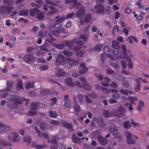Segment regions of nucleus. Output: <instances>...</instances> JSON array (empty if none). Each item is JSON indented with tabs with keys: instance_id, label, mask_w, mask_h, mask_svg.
<instances>
[{
	"instance_id": "39448f33",
	"label": "nucleus",
	"mask_w": 149,
	"mask_h": 149,
	"mask_svg": "<svg viewBox=\"0 0 149 149\" xmlns=\"http://www.w3.org/2000/svg\"><path fill=\"white\" fill-rule=\"evenodd\" d=\"M24 62L26 63L30 64L34 62V57L32 55L27 54L25 55L23 58Z\"/></svg>"
},
{
	"instance_id": "4be33fe9",
	"label": "nucleus",
	"mask_w": 149,
	"mask_h": 149,
	"mask_svg": "<svg viewBox=\"0 0 149 149\" xmlns=\"http://www.w3.org/2000/svg\"><path fill=\"white\" fill-rule=\"evenodd\" d=\"M135 80L136 82V85L134 87V90L136 92H138L139 91L141 87L140 81L137 79H135Z\"/></svg>"
},
{
	"instance_id": "4c0bfd02",
	"label": "nucleus",
	"mask_w": 149,
	"mask_h": 149,
	"mask_svg": "<svg viewBox=\"0 0 149 149\" xmlns=\"http://www.w3.org/2000/svg\"><path fill=\"white\" fill-rule=\"evenodd\" d=\"M73 108L74 109V111H76V114H77V113L79 112L80 111V107L78 104L74 105L73 106Z\"/></svg>"
},
{
	"instance_id": "a19ab883",
	"label": "nucleus",
	"mask_w": 149,
	"mask_h": 149,
	"mask_svg": "<svg viewBox=\"0 0 149 149\" xmlns=\"http://www.w3.org/2000/svg\"><path fill=\"white\" fill-rule=\"evenodd\" d=\"M16 96L13 94H10L8 97V99L10 101H14Z\"/></svg>"
},
{
	"instance_id": "e2e57ef3",
	"label": "nucleus",
	"mask_w": 149,
	"mask_h": 149,
	"mask_svg": "<svg viewBox=\"0 0 149 149\" xmlns=\"http://www.w3.org/2000/svg\"><path fill=\"white\" fill-rule=\"evenodd\" d=\"M48 143H56L57 142L56 140L55 139V138H52L51 139V140H50V139H48Z\"/></svg>"
},
{
	"instance_id": "c85d7f7f",
	"label": "nucleus",
	"mask_w": 149,
	"mask_h": 149,
	"mask_svg": "<svg viewBox=\"0 0 149 149\" xmlns=\"http://www.w3.org/2000/svg\"><path fill=\"white\" fill-rule=\"evenodd\" d=\"M29 13L28 9L25 10L23 9L19 12V14L20 16H26L28 15Z\"/></svg>"
},
{
	"instance_id": "7ed1b4c3",
	"label": "nucleus",
	"mask_w": 149,
	"mask_h": 149,
	"mask_svg": "<svg viewBox=\"0 0 149 149\" xmlns=\"http://www.w3.org/2000/svg\"><path fill=\"white\" fill-rule=\"evenodd\" d=\"M66 60L62 55L58 54L55 61V65L56 66L58 65H63L65 64Z\"/></svg>"
},
{
	"instance_id": "338daca9",
	"label": "nucleus",
	"mask_w": 149,
	"mask_h": 149,
	"mask_svg": "<svg viewBox=\"0 0 149 149\" xmlns=\"http://www.w3.org/2000/svg\"><path fill=\"white\" fill-rule=\"evenodd\" d=\"M64 47L65 45L64 44H59L56 45V47L59 49H61L63 48Z\"/></svg>"
},
{
	"instance_id": "412c9836",
	"label": "nucleus",
	"mask_w": 149,
	"mask_h": 149,
	"mask_svg": "<svg viewBox=\"0 0 149 149\" xmlns=\"http://www.w3.org/2000/svg\"><path fill=\"white\" fill-rule=\"evenodd\" d=\"M110 79L107 77H105L104 79V81L101 82V84L102 85L105 86H108L109 84L108 83L110 81Z\"/></svg>"
},
{
	"instance_id": "de8ad7c7",
	"label": "nucleus",
	"mask_w": 149,
	"mask_h": 149,
	"mask_svg": "<svg viewBox=\"0 0 149 149\" xmlns=\"http://www.w3.org/2000/svg\"><path fill=\"white\" fill-rule=\"evenodd\" d=\"M104 6V5H102L98 8L96 10L97 13H100L103 11V9Z\"/></svg>"
},
{
	"instance_id": "49530a36",
	"label": "nucleus",
	"mask_w": 149,
	"mask_h": 149,
	"mask_svg": "<svg viewBox=\"0 0 149 149\" xmlns=\"http://www.w3.org/2000/svg\"><path fill=\"white\" fill-rule=\"evenodd\" d=\"M74 15L75 14L73 12L68 13L67 15V16L65 17V18L67 19L72 18Z\"/></svg>"
},
{
	"instance_id": "aec40b11",
	"label": "nucleus",
	"mask_w": 149,
	"mask_h": 149,
	"mask_svg": "<svg viewBox=\"0 0 149 149\" xmlns=\"http://www.w3.org/2000/svg\"><path fill=\"white\" fill-rule=\"evenodd\" d=\"M125 53V52H123V51L120 49H117L116 50L117 55L120 58H123L124 57Z\"/></svg>"
},
{
	"instance_id": "052dcab7",
	"label": "nucleus",
	"mask_w": 149,
	"mask_h": 149,
	"mask_svg": "<svg viewBox=\"0 0 149 149\" xmlns=\"http://www.w3.org/2000/svg\"><path fill=\"white\" fill-rule=\"evenodd\" d=\"M79 38L84 40L85 42L86 41L88 38L86 35L83 34H81Z\"/></svg>"
},
{
	"instance_id": "5701e85b",
	"label": "nucleus",
	"mask_w": 149,
	"mask_h": 149,
	"mask_svg": "<svg viewBox=\"0 0 149 149\" xmlns=\"http://www.w3.org/2000/svg\"><path fill=\"white\" fill-rule=\"evenodd\" d=\"M112 46L113 48L115 49H118L120 47V44L115 40L112 41Z\"/></svg>"
},
{
	"instance_id": "f03ea898",
	"label": "nucleus",
	"mask_w": 149,
	"mask_h": 149,
	"mask_svg": "<svg viewBox=\"0 0 149 149\" xmlns=\"http://www.w3.org/2000/svg\"><path fill=\"white\" fill-rule=\"evenodd\" d=\"M4 4L5 5H2L0 6V13L3 14H9L10 13L12 10L14 8V7L13 5H8L6 3H4Z\"/></svg>"
},
{
	"instance_id": "423d86ee",
	"label": "nucleus",
	"mask_w": 149,
	"mask_h": 149,
	"mask_svg": "<svg viewBox=\"0 0 149 149\" xmlns=\"http://www.w3.org/2000/svg\"><path fill=\"white\" fill-rule=\"evenodd\" d=\"M120 97V95L117 93H114L112 95V97L110 98L109 100V103L112 104L117 102V100Z\"/></svg>"
},
{
	"instance_id": "6e6d98bb",
	"label": "nucleus",
	"mask_w": 149,
	"mask_h": 149,
	"mask_svg": "<svg viewBox=\"0 0 149 149\" xmlns=\"http://www.w3.org/2000/svg\"><path fill=\"white\" fill-rule=\"evenodd\" d=\"M49 67L47 65H43L40 66V70L41 71H44L47 70L48 69Z\"/></svg>"
},
{
	"instance_id": "a211bd4d",
	"label": "nucleus",
	"mask_w": 149,
	"mask_h": 149,
	"mask_svg": "<svg viewBox=\"0 0 149 149\" xmlns=\"http://www.w3.org/2000/svg\"><path fill=\"white\" fill-rule=\"evenodd\" d=\"M97 139L99 142L103 145H105L107 143V140L101 136L99 137Z\"/></svg>"
},
{
	"instance_id": "6e6552de",
	"label": "nucleus",
	"mask_w": 149,
	"mask_h": 149,
	"mask_svg": "<svg viewBox=\"0 0 149 149\" xmlns=\"http://www.w3.org/2000/svg\"><path fill=\"white\" fill-rule=\"evenodd\" d=\"M61 124L66 128L70 130H73V125L72 123H69L63 120L62 121Z\"/></svg>"
},
{
	"instance_id": "cd10ccee",
	"label": "nucleus",
	"mask_w": 149,
	"mask_h": 149,
	"mask_svg": "<svg viewBox=\"0 0 149 149\" xmlns=\"http://www.w3.org/2000/svg\"><path fill=\"white\" fill-rule=\"evenodd\" d=\"M85 52L83 50H80L77 51L75 52L77 56L79 57H82L85 54Z\"/></svg>"
},
{
	"instance_id": "603ef678",
	"label": "nucleus",
	"mask_w": 149,
	"mask_h": 149,
	"mask_svg": "<svg viewBox=\"0 0 149 149\" xmlns=\"http://www.w3.org/2000/svg\"><path fill=\"white\" fill-rule=\"evenodd\" d=\"M49 8L50 9V10H52V11H50L49 12L50 14H53L56 12V9L54 7L52 6H49Z\"/></svg>"
},
{
	"instance_id": "f704fd0d",
	"label": "nucleus",
	"mask_w": 149,
	"mask_h": 149,
	"mask_svg": "<svg viewBox=\"0 0 149 149\" xmlns=\"http://www.w3.org/2000/svg\"><path fill=\"white\" fill-rule=\"evenodd\" d=\"M102 47V44H97L93 48V49L94 51H100L101 50Z\"/></svg>"
},
{
	"instance_id": "c756f323",
	"label": "nucleus",
	"mask_w": 149,
	"mask_h": 149,
	"mask_svg": "<svg viewBox=\"0 0 149 149\" xmlns=\"http://www.w3.org/2000/svg\"><path fill=\"white\" fill-rule=\"evenodd\" d=\"M61 31L60 30H52L51 33L53 36L56 37H58L60 36L59 33Z\"/></svg>"
},
{
	"instance_id": "680f3d73",
	"label": "nucleus",
	"mask_w": 149,
	"mask_h": 149,
	"mask_svg": "<svg viewBox=\"0 0 149 149\" xmlns=\"http://www.w3.org/2000/svg\"><path fill=\"white\" fill-rule=\"evenodd\" d=\"M84 43V42L83 41L79 40L75 42V44L77 46H81Z\"/></svg>"
},
{
	"instance_id": "3c124183",
	"label": "nucleus",
	"mask_w": 149,
	"mask_h": 149,
	"mask_svg": "<svg viewBox=\"0 0 149 149\" xmlns=\"http://www.w3.org/2000/svg\"><path fill=\"white\" fill-rule=\"evenodd\" d=\"M70 60L68 58L66 59V63H67V67L69 68H71L72 67V63H70Z\"/></svg>"
},
{
	"instance_id": "e433bc0d",
	"label": "nucleus",
	"mask_w": 149,
	"mask_h": 149,
	"mask_svg": "<svg viewBox=\"0 0 149 149\" xmlns=\"http://www.w3.org/2000/svg\"><path fill=\"white\" fill-rule=\"evenodd\" d=\"M91 19V15L90 14H86L84 18V21L86 23H88Z\"/></svg>"
},
{
	"instance_id": "79ce46f5",
	"label": "nucleus",
	"mask_w": 149,
	"mask_h": 149,
	"mask_svg": "<svg viewBox=\"0 0 149 149\" xmlns=\"http://www.w3.org/2000/svg\"><path fill=\"white\" fill-rule=\"evenodd\" d=\"M63 53L64 55L68 57L70 56L72 54V52L68 50H64L63 51Z\"/></svg>"
},
{
	"instance_id": "bb28decb",
	"label": "nucleus",
	"mask_w": 149,
	"mask_h": 149,
	"mask_svg": "<svg viewBox=\"0 0 149 149\" xmlns=\"http://www.w3.org/2000/svg\"><path fill=\"white\" fill-rule=\"evenodd\" d=\"M36 18L40 20H42L44 17L42 12L40 11L39 10L36 15Z\"/></svg>"
},
{
	"instance_id": "c9c22d12",
	"label": "nucleus",
	"mask_w": 149,
	"mask_h": 149,
	"mask_svg": "<svg viewBox=\"0 0 149 149\" xmlns=\"http://www.w3.org/2000/svg\"><path fill=\"white\" fill-rule=\"evenodd\" d=\"M100 132L99 130H96L92 134V136L93 137L95 138H98L100 136Z\"/></svg>"
},
{
	"instance_id": "bf43d9fd",
	"label": "nucleus",
	"mask_w": 149,
	"mask_h": 149,
	"mask_svg": "<svg viewBox=\"0 0 149 149\" xmlns=\"http://www.w3.org/2000/svg\"><path fill=\"white\" fill-rule=\"evenodd\" d=\"M71 104V102L70 101L68 102H64V107H65V109L69 107L70 105Z\"/></svg>"
},
{
	"instance_id": "f8f14e48",
	"label": "nucleus",
	"mask_w": 149,
	"mask_h": 149,
	"mask_svg": "<svg viewBox=\"0 0 149 149\" xmlns=\"http://www.w3.org/2000/svg\"><path fill=\"white\" fill-rule=\"evenodd\" d=\"M80 67L81 68H82V69L79 71V73L80 74H83L85 73L88 69V68L85 66L84 63L83 62L80 64Z\"/></svg>"
},
{
	"instance_id": "473e14b6",
	"label": "nucleus",
	"mask_w": 149,
	"mask_h": 149,
	"mask_svg": "<svg viewBox=\"0 0 149 149\" xmlns=\"http://www.w3.org/2000/svg\"><path fill=\"white\" fill-rule=\"evenodd\" d=\"M72 139L73 142L75 143H79L80 142V138L77 137L76 135L72 136Z\"/></svg>"
},
{
	"instance_id": "c03bdc74",
	"label": "nucleus",
	"mask_w": 149,
	"mask_h": 149,
	"mask_svg": "<svg viewBox=\"0 0 149 149\" xmlns=\"http://www.w3.org/2000/svg\"><path fill=\"white\" fill-rule=\"evenodd\" d=\"M23 140L24 141L27 142L29 143L31 141V137L29 136H25L23 138Z\"/></svg>"
},
{
	"instance_id": "2f4dec72",
	"label": "nucleus",
	"mask_w": 149,
	"mask_h": 149,
	"mask_svg": "<svg viewBox=\"0 0 149 149\" xmlns=\"http://www.w3.org/2000/svg\"><path fill=\"white\" fill-rule=\"evenodd\" d=\"M82 88L85 90L86 91H90L91 89V86L89 84H87V83L82 85Z\"/></svg>"
},
{
	"instance_id": "a878e982",
	"label": "nucleus",
	"mask_w": 149,
	"mask_h": 149,
	"mask_svg": "<svg viewBox=\"0 0 149 149\" xmlns=\"http://www.w3.org/2000/svg\"><path fill=\"white\" fill-rule=\"evenodd\" d=\"M34 86V82L33 81L28 82L26 86V89L29 90L31 88H33Z\"/></svg>"
},
{
	"instance_id": "f257e3e1",
	"label": "nucleus",
	"mask_w": 149,
	"mask_h": 149,
	"mask_svg": "<svg viewBox=\"0 0 149 149\" xmlns=\"http://www.w3.org/2000/svg\"><path fill=\"white\" fill-rule=\"evenodd\" d=\"M104 52L106 54H107V56L110 59L109 62L115 68H118L120 67L118 63L116 61L113 57L111 54H110L111 52L113 54L116 55L115 51L114 49H111V48L109 46H106L104 47L103 48Z\"/></svg>"
},
{
	"instance_id": "8fccbe9b",
	"label": "nucleus",
	"mask_w": 149,
	"mask_h": 149,
	"mask_svg": "<svg viewBox=\"0 0 149 149\" xmlns=\"http://www.w3.org/2000/svg\"><path fill=\"white\" fill-rule=\"evenodd\" d=\"M36 2L37 4V7L40 8L43 5V2L42 0H36Z\"/></svg>"
},
{
	"instance_id": "20e7f679",
	"label": "nucleus",
	"mask_w": 149,
	"mask_h": 149,
	"mask_svg": "<svg viewBox=\"0 0 149 149\" xmlns=\"http://www.w3.org/2000/svg\"><path fill=\"white\" fill-rule=\"evenodd\" d=\"M125 136L126 137V140L127 143L129 144H134L135 142V140L134 136H135L131 134L128 132H126L125 133Z\"/></svg>"
},
{
	"instance_id": "f3484780",
	"label": "nucleus",
	"mask_w": 149,
	"mask_h": 149,
	"mask_svg": "<svg viewBox=\"0 0 149 149\" xmlns=\"http://www.w3.org/2000/svg\"><path fill=\"white\" fill-rule=\"evenodd\" d=\"M65 74V72L62 70L58 69V71L55 73V76L57 77L63 76Z\"/></svg>"
},
{
	"instance_id": "6ab92c4d",
	"label": "nucleus",
	"mask_w": 149,
	"mask_h": 149,
	"mask_svg": "<svg viewBox=\"0 0 149 149\" xmlns=\"http://www.w3.org/2000/svg\"><path fill=\"white\" fill-rule=\"evenodd\" d=\"M74 43V41H70L67 40L64 42L65 45L69 49H72V48Z\"/></svg>"
},
{
	"instance_id": "dca6fc26",
	"label": "nucleus",
	"mask_w": 149,
	"mask_h": 149,
	"mask_svg": "<svg viewBox=\"0 0 149 149\" xmlns=\"http://www.w3.org/2000/svg\"><path fill=\"white\" fill-rule=\"evenodd\" d=\"M14 83L12 81H9L7 82V86L6 89L4 90V91L8 92L10 91V89L13 86Z\"/></svg>"
},
{
	"instance_id": "864d4df0",
	"label": "nucleus",
	"mask_w": 149,
	"mask_h": 149,
	"mask_svg": "<svg viewBox=\"0 0 149 149\" xmlns=\"http://www.w3.org/2000/svg\"><path fill=\"white\" fill-rule=\"evenodd\" d=\"M128 63L127 66L129 69L132 68L133 67V65L131 59L130 58L128 60Z\"/></svg>"
},
{
	"instance_id": "1a4fd4ad",
	"label": "nucleus",
	"mask_w": 149,
	"mask_h": 149,
	"mask_svg": "<svg viewBox=\"0 0 149 149\" xmlns=\"http://www.w3.org/2000/svg\"><path fill=\"white\" fill-rule=\"evenodd\" d=\"M77 99L78 100V102L81 104H82L84 101V97L82 95H77L76 96H74V101L76 103H77L78 102Z\"/></svg>"
},
{
	"instance_id": "0e129e2a",
	"label": "nucleus",
	"mask_w": 149,
	"mask_h": 149,
	"mask_svg": "<svg viewBox=\"0 0 149 149\" xmlns=\"http://www.w3.org/2000/svg\"><path fill=\"white\" fill-rule=\"evenodd\" d=\"M46 145L45 144L43 145H36V148L37 149H42L45 147Z\"/></svg>"
},
{
	"instance_id": "4d7b16f0",
	"label": "nucleus",
	"mask_w": 149,
	"mask_h": 149,
	"mask_svg": "<svg viewBox=\"0 0 149 149\" xmlns=\"http://www.w3.org/2000/svg\"><path fill=\"white\" fill-rule=\"evenodd\" d=\"M120 92L125 95H128V90H125L122 88L120 90Z\"/></svg>"
},
{
	"instance_id": "9d476101",
	"label": "nucleus",
	"mask_w": 149,
	"mask_h": 149,
	"mask_svg": "<svg viewBox=\"0 0 149 149\" xmlns=\"http://www.w3.org/2000/svg\"><path fill=\"white\" fill-rule=\"evenodd\" d=\"M40 103L38 102H33L31 103L29 106V109L31 110L36 111L39 108V104Z\"/></svg>"
},
{
	"instance_id": "69168bd1",
	"label": "nucleus",
	"mask_w": 149,
	"mask_h": 149,
	"mask_svg": "<svg viewBox=\"0 0 149 149\" xmlns=\"http://www.w3.org/2000/svg\"><path fill=\"white\" fill-rule=\"evenodd\" d=\"M106 13L108 15H109L111 13V9L109 6H107L105 8Z\"/></svg>"
},
{
	"instance_id": "09e8293b",
	"label": "nucleus",
	"mask_w": 149,
	"mask_h": 149,
	"mask_svg": "<svg viewBox=\"0 0 149 149\" xmlns=\"http://www.w3.org/2000/svg\"><path fill=\"white\" fill-rule=\"evenodd\" d=\"M4 3H6L8 5H12L14 0H3Z\"/></svg>"
},
{
	"instance_id": "393cba45",
	"label": "nucleus",
	"mask_w": 149,
	"mask_h": 149,
	"mask_svg": "<svg viewBox=\"0 0 149 149\" xmlns=\"http://www.w3.org/2000/svg\"><path fill=\"white\" fill-rule=\"evenodd\" d=\"M49 114V116L52 118H56L58 116V115L56 111H52L49 110L48 111Z\"/></svg>"
},
{
	"instance_id": "58836bf2",
	"label": "nucleus",
	"mask_w": 149,
	"mask_h": 149,
	"mask_svg": "<svg viewBox=\"0 0 149 149\" xmlns=\"http://www.w3.org/2000/svg\"><path fill=\"white\" fill-rule=\"evenodd\" d=\"M104 0H96V4L94 6L95 8H98L101 5L100 3H103Z\"/></svg>"
},
{
	"instance_id": "72a5a7b5",
	"label": "nucleus",
	"mask_w": 149,
	"mask_h": 149,
	"mask_svg": "<svg viewBox=\"0 0 149 149\" xmlns=\"http://www.w3.org/2000/svg\"><path fill=\"white\" fill-rule=\"evenodd\" d=\"M22 97H21L20 98L18 96H17L14 101V102L16 104H21L23 101V99H22Z\"/></svg>"
},
{
	"instance_id": "5fc2aeb1",
	"label": "nucleus",
	"mask_w": 149,
	"mask_h": 149,
	"mask_svg": "<svg viewBox=\"0 0 149 149\" xmlns=\"http://www.w3.org/2000/svg\"><path fill=\"white\" fill-rule=\"evenodd\" d=\"M45 2L47 4H50L54 6H55L57 5V3L56 2L50 1L49 0H46Z\"/></svg>"
},
{
	"instance_id": "b1692460",
	"label": "nucleus",
	"mask_w": 149,
	"mask_h": 149,
	"mask_svg": "<svg viewBox=\"0 0 149 149\" xmlns=\"http://www.w3.org/2000/svg\"><path fill=\"white\" fill-rule=\"evenodd\" d=\"M144 106V103L143 100H140L139 101V103L137 105V108L139 111H142V109L141 108V107H143Z\"/></svg>"
},
{
	"instance_id": "0eeeda50",
	"label": "nucleus",
	"mask_w": 149,
	"mask_h": 149,
	"mask_svg": "<svg viewBox=\"0 0 149 149\" xmlns=\"http://www.w3.org/2000/svg\"><path fill=\"white\" fill-rule=\"evenodd\" d=\"M126 112V110L123 107H120L117 110L115 114L116 116L121 117L124 116Z\"/></svg>"
},
{
	"instance_id": "13d9d810",
	"label": "nucleus",
	"mask_w": 149,
	"mask_h": 149,
	"mask_svg": "<svg viewBox=\"0 0 149 149\" xmlns=\"http://www.w3.org/2000/svg\"><path fill=\"white\" fill-rule=\"evenodd\" d=\"M79 62V61L78 60H72L70 61V63L75 65H77Z\"/></svg>"
},
{
	"instance_id": "9b49d317",
	"label": "nucleus",
	"mask_w": 149,
	"mask_h": 149,
	"mask_svg": "<svg viewBox=\"0 0 149 149\" xmlns=\"http://www.w3.org/2000/svg\"><path fill=\"white\" fill-rule=\"evenodd\" d=\"M85 12L86 10L84 8L79 10L76 13V16L79 18L83 17L85 15Z\"/></svg>"
},
{
	"instance_id": "7c9ffc66",
	"label": "nucleus",
	"mask_w": 149,
	"mask_h": 149,
	"mask_svg": "<svg viewBox=\"0 0 149 149\" xmlns=\"http://www.w3.org/2000/svg\"><path fill=\"white\" fill-rule=\"evenodd\" d=\"M0 144L2 146L4 147L7 146H12V144L10 142L2 140L1 141Z\"/></svg>"
},
{
	"instance_id": "37998d69",
	"label": "nucleus",
	"mask_w": 149,
	"mask_h": 149,
	"mask_svg": "<svg viewBox=\"0 0 149 149\" xmlns=\"http://www.w3.org/2000/svg\"><path fill=\"white\" fill-rule=\"evenodd\" d=\"M22 84V80H20L18 83L17 84L16 87L17 90H19L21 89H23Z\"/></svg>"
},
{
	"instance_id": "ea45409f",
	"label": "nucleus",
	"mask_w": 149,
	"mask_h": 149,
	"mask_svg": "<svg viewBox=\"0 0 149 149\" xmlns=\"http://www.w3.org/2000/svg\"><path fill=\"white\" fill-rule=\"evenodd\" d=\"M46 124L44 122H41L40 125V129L42 131H44L46 128Z\"/></svg>"
},
{
	"instance_id": "a18cd8bd",
	"label": "nucleus",
	"mask_w": 149,
	"mask_h": 149,
	"mask_svg": "<svg viewBox=\"0 0 149 149\" xmlns=\"http://www.w3.org/2000/svg\"><path fill=\"white\" fill-rule=\"evenodd\" d=\"M65 17H61L58 19H57L56 21H55L54 23L56 24H57V23H61L64 20H65Z\"/></svg>"
},
{
	"instance_id": "774afa93",
	"label": "nucleus",
	"mask_w": 149,
	"mask_h": 149,
	"mask_svg": "<svg viewBox=\"0 0 149 149\" xmlns=\"http://www.w3.org/2000/svg\"><path fill=\"white\" fill-rule=\"evenodd\" d=\"M113 32L116 31L117 32H119V26L117 25H115L113 28Z\"/></svg>"
},
{
	"instance_id": "ddd939ff",
	"label": "nucleus",
	"mask_w": 149,
	"mask_h": 149,
	"mask_svg": "<svg viewBox=\"0 0 149 149\" xmlns=\"http://www.w3.org/2000/svg\"><path fill=\"white\" fill-rule=\"evenodd\" d=\"M39 9L37 8H34L29 10V14L32 17H34L38 12Z\"/></svg>"
},
{
	"instance_id": "2eb2a0df",
	"label": "nucleus",
	"mask_w": 149,
	"mask_h": 149,
	"mask_svg": "<svg viewBox=\"0 0 149 149\" xmlns=\"http://www.w3.org/2000/svg\"><path fill=\"white\" fill-rule=\"evenodd\" d=\"M13 137L12 139V140L13 142H19L20 141V138L19 137V135L18 133L13 132Z\"/></svg>"
},
{
	"instance_id": "4468645a",
	"label": "nucleus",
	"mask_w": 149,
	"mask_h": 149,
	"mask_svg": "<svg viewBox=\"0 0 149 149\" xmlns=\"http://www.w3.org/2000/svg\"><path fill=\"white\" fill-rule=\"evenodd\" d=\"M65 82L66 85L70 87H73L75 86L73 83L72 79L71 78H67L65 79Z\"/></svg>"
}]
</instances>
